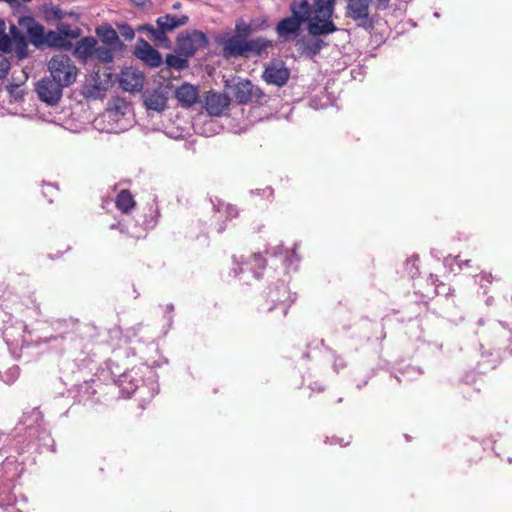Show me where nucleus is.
Here are the masks:
<instances>
[{
    "mask_svg": "<svg viewBox=\"0 0 512 512\" xmlns=\"http://www.w3.org/2000/svg\"><path fill=\"white\" fill-rule=\"evenodd\" d=\"M10 69V62L5 55L0 53V79H3L8 74Z\"/></svg>",
    "mask_w": 512,
    "mask_h": 512,
    "instance_id": "obj_37",
    "label": "nucleus"
},
{
    "mask_svg": "<svg viewBox=\"0 0 512 512\" xmlns=\"http://www.w3.org/2000/svg\"><path fill=\"white\" fill-rule=\"evenodd\" d=\"M173 310H174V306L172 304L167 306V320L168 321H171V319H172L171 313L173 312Z\"/></svg>",
    "mask_w": 512,
    "mask_h": 512,
    "instance_id": "obj_43",
    "label": "nucleus"
},
{
    "mask_svg": "<svg viewBox=\"0 0 512 512\" xmlns=\"http://www.w3.org/2000/svg\"><path fill=\"white\" fill-rule=\"evenodd\" d=\"M265 259L261 256V254H254L250 261L244 263L245 266L249 270H251L254 274L255 278H259L261 273L256 270V268L264 269L265 268Z\"/></svg>",
    "mask_w": 512,
    "mask_h": 512,
    "instance_id": "obj_29",
    "label": "nucleus"
},
{
    "mask_svg": "<svg viewBox=\"0 0 512 512\" xmlns=\"http://www.w3.org/2000/svg\"><path fill=\"white\" fill-rule=\"evenodd\" d=\"M262 192L267 197H272L273 196V189L271 187H267V188L263 189Z\"/></svg>",
    "mask_w": 512,
    "mask_h": 512,
    "instance_id": "obj_44",
    "label": "nucleus"
},
{
    "mask_svg": "<svg viewBox=\"0 0 512 512\" xmlns=\"http://www.w3.org/2000/svg\"><path fill=\"white\" fill-rule=\"evenodd\" d=\"M501 326L503 327V337L507 338L509 341L512 340V330L506 329V327L501 323Z\"/></svg>",
    "mask_w": 512,
    "mask_h": 512,
    "instance_id": "obj_41",
    "label": "nucleus"
},
{
    "mask_svg": "<svg viewBox=\"0 0 512 512\" xmlns=\"http://www.w3.org/2000/svg\"><path fill=\"white\" fill-rule=\"evenodd\" d=\"M251 94L252 102H256L261 105L268 102V96L259 87L253 85V91Z\"/></svg>",
    "mask_w": 512,
    "mask_h": 512,
    "instance_id": "obj_34",
    "label": "nucleus"
},
{
    "mask_svg": "<svg viewBox=\"0 0 512 512\" xmlns=\"http://www.w3.org/2000/svg\"><path fill=\"white\" fill-rule=\"evenodd\" d=\"M34 20L31 16H23L18 19V26L12 24L10 27L11 43L14 42L17 46L26 48V35L30 31Z\"/></svg>",
    "mask_w": 512,
    "mask_h": 512,
    "instance_id": "obj_14",
    "label": "nucleus"
},
{
    "mask_svg": "<svg viewBox=\"0 0 512 512\" xmlns=\"http://www.w3.org/2000/svg\"><path fill=\"white\" fill-rule=\"evenodd\" d=\"M23 2H31L32 0H22Z\"/></svg>",
    "mask_w": 512,
    "mask_h": 512,
    "instance_id": "obj_56",
    "label": "nucleus"
},
{
    "mask_svg": "<svg viewBox=\"0 0 512 512\" xmlns=\"http://www.w3.org/2000/svg\"><path fill=\"white\" fill-rule=\"evenodd\" d=\"M144 74L136 68L126 67L120 74V86L128 92H138L144 85Z\"/></svg>",
    "mask_w": 512,
    "mask_h": 512,
    "instance_id": "obj_11",
    "label": "nucleus"
},
{
    "mask_svg": "<svg viewBox=\"0 0 512 512\" xmlns=\"http://www.w3.org/2000/svg\"><path fill=\"white\" fill-rule=\"evenodd\" d=\"M289 76L290 71L282 62L269 63L262 74V78L267 84L275 85L277 87L284 86L287 83Z\"/></svg>",
    "mask_w": 512,
    "mask_h": 512,
    "instance_id": "obj_10",
    "label": "nucleus"
},
{
    "mask_svg": "<svg viewBox=\"0 0 512 512\" xmlns=\"http://www.w3.org/2000/svg\"><path fill=\"white\" fill-rule=\"evenodd\" d=\"M29 38L30 42L39 47L44 44V27L34 20L30 31L26 35Z\"/></svg>",
    "mask_w": 512,
    "mask_h": 512,
    "instance_id": "obj_25",
    "label": "nucleus"
},
{
    "mask_svg": "<svg viewBox=\"0 0 512 512\" xmlns=\"http://www.w3.org/2000/svg\"><path fill=\"white\" fill-rule=\"evenodd\" d=\"M260 28L253 22L246 23L244 20H239L235 24V35L247 40L250 34Z\"/></svg>",
    "mask_w": 512,
    "mask_h": 512,
    "instance_id": "obj_26",
    "label": "nucleus"
},
{
    "mask_svg": "<svg viewBox=\"0 0 512 512\" xmlns=\"http://www.w3.org/2000/svg\"><path fill=\"white\" fill-rule=\"evenodd\" d=\"M121 226V223H114L110 226L111 229H116V228H120Z\"/></svg>",
    "mask_w": 512,
    "mask_h": 512,
    "instance_id": "obj_46",
    "label": "nucleus"
},
{
    "mask_svg": "<svg viewBox=\"0 0 512 512\" xmlns=\"http://www.w3.org/2000/svg\"><path fill=\"white\" fill-rule=\"evenodd\" d=\"M208 44L206 35L198 30L187 33L185 36L178 38L179 52L187 57L194 55V53Z\"/></svg>",
    "mask_w": 512,
    "mask_h": 512,
    "instance_id": "obj_9",
    "label": "nucleus"
},
{
    "mask_svg": "<svg viewBox=\"0 0 512 512\" xmlns=\"http://www.w3.org/2000/svg\"><path fill=\"white\" fill-rule=\"evenodd\" d=\"M97 34L101 41L111 48H116L120 44L117 32L110 26L98 28Z\"/></svg>",
    "mask_w": 512,
    "mask_h": 512,
    "instance_id": "obj_23",
    "label": "nucleus"
},
{
    "mask_svg": "<svg viewBox=\"0 0 512 512\" xmlns=\"http://www.w3.org/2000/svg\"><path fill=\"white\" fill-rule=\"evenodd\" d=\"M144 104L147 109L160 112L166 107L167 97L161 89H154L144 95Z\"/></svg>",
    "mask_w": 512,
    "mask_h": 512,
    "instance_id": "obj_19",
    "label": "nucleus"
},
{
    "mask_svg": "<svg viewBox=\"0 0 512 512\" xmlns=\"http://www.w3.org/2000/svg\"><path fill=\"white\" fill-rule=\"evenodd\" d=\"M317 37L318 36H312L311 38L301 41V51L303 55L313 58L320 53L326 43Z\"/></svg>",
    "mask_w": 512,
    "mask_h": 512,
    "instance_id": "obj_21",
    "label": "nucleus"
},
{
    "mask_svg": "<svg viewBox=\"0 0 512 512\" xmlns=\"http://www.w3.org/2000/svg\"><path fill=\"white\" fill-rule=\"evenodd\" d=\"M213 123H214L213 120H210L207 124L213 125Z\"/></svg>",
    "mask_w": 512,
    "mask_h": 512,
    "instance_id": "obj_54",
    "label": "nucleus"
},
{
    "mask_svg": "<svg viewBox=\"0 0 512 512\" xmlns=\"http://www.w3.org/2000/svg\"><path fill=\"white\" fill-rule=\"evenodd\" d=\"M135 55L152 68L158 67L162 61L160 53L142 38L137 41Z\"/></svg>",
    "mask_w": 512,
    "mask_h": 512,
    "instance_id": "obj_13",
    "label": "nucleus"
},
{
    "mask_svg": "<svg viewBox=\"0 0 512 512\" xmlns=\"http://www.w3.org/2000/svg\"><path fill=\"white\" fill-rule=\"evenodd\" d=\"M97 40L93 37H84L79 40L75 47V54L84 61L93 58Z\"/></svg>",
    "mask_w": 512,
    "mask_h": 512,
    "instance_id": "obj_20",
    "label": "nucleus"
},
{
    "mask_svg": "<svg viewBox=\"0 0 512 512\" xmlns=\"http://www.w3.org/2000/svg\"><path fill=\"white\" fill-rule=\"evenodd\" d=\"M238 268H233L234 274L238 275L240 272L243 271L242 267H240V263L237 262Z\"/></svg>",
    "mask_w": 512,
    "mask_h": 512,
    "instance_id": "obj_45",
    "label": "nucleus"
},
{
    "mask_svg": "<svg viewBox=\"0 0 512 512\" xmlns=\"http://www.w3.org/2000/svg\"><path fill=\"white\" fill-rule=\"evenodd\" d=\"M469 263H470V260H466V261H464L463 263H459V267H462V265H466V266H468V265H469Z\"/></svg>",
    "mask_w": 512,
    "mask_h": 512,
    "instance_id": "obj_50",
    "label": "nucleus"
},
{
    "mask_svg": "<svg viewBox=\"0 0 512 512\" xmlns=\"http://www.w3.org/2000/svg\"><path fill=\"white\" fill-rule=\"evenodd\" d=\"M0 328L7 342H24V334L28 331L27 325L5 311H0Z\"/></svg>",
    "mask_w": 512,
    "mask_h": 512,
    "instance_id": "obj_5",
    "label": "nucleus"
},
{
    "mask_svg": "<svg viewBox=\"0 0 512 512\" xmlns=\"http://www.w3.org/2000/svg\"><path fill=\"white\" fill-rule=\"evenodd\" d=\"M64 86L55 79L43 78L36 85V92L41 101L55 105L62 97V89Z\"/></svg>",
    "mask_w": 512,
    "mask_h": 512,
    "instance_id": "obj_8",
    "label": "nucleus"
},
{
    "mask_svg": "<svg viewBox=\"0 0 512 512\" xmlns=\"http://www.w3.org/2000/svg\"><path fill=\"white\" fill-rule=\"evenodd\" d=\"M417 260H418V258L416 257L415 259H409L407 261V266L411 264V266L415 269L414 272L412 270H410L411 276H414L417 273V271H418V268L415 266V263H416Z\"/></svg>",
    "mask_w": 512,
    "mask_h": 512,
    "instance_id": "obj_40",
    "label": "nucleus"
},
{
    "mask_svg": "<svg viewBox=\"0 0 512 512\" xmlns=\"http://www.w3.org/2000/svg\"><path fill=\"white\" fill-rule=\"evenodd\" d=\"M175 98L180 106L189 108L199 99L198 88L190 83H183L175 90Z\"/></svg>",
    "mask_w": 512,
    "mask_h": 512,
    "instance_id": "obj_16",
    "label": "nucleus"
},
{
    "mask_svg": "<svg viewBox=\"0 0 512 512\" xmlns=\"http://www.w3.org/2000/svg\"><path fill=\"white\" fill-rule=\"evenodd\" d=\"M267 301L272 304L268 307L269 311L279 306L282 310V315L285 316L288 308L294 302V298H292L287 285L281 282L268 288Z\"/></svg>",
    "mask_w": 512,
    "mask_h": 512,
    "instance_id": "obj_7",
    "label": "nucleus"
},
{
    "mask_svg": "<svg viewBox=\"0 0 512 512\" xmlns=\"http://www.w3.org/2000/svg\"><path fill=\"white\" fill-rule=\"evenodd\" d=\"M47 68L51 77L64 87H69L76 81L78 69L74 61L66 54L53 56L49 60Z\"/></svg>",
    "mask_w": 512,
    "mask_h": 512,
    "instance_id": "obj_3",
    "label": "nucleus"
},
{
    "mask_svg": "<svg viewBox=\"0 0 512 512\" xmlns=\"http://www.w3.org/2000/svg\"><path fill=\"white\" fill-rule=\"evenodd\" d=\"M229 98L221 93L208 92L205 98V109L210 116H220L228 108Z\"/></svg>",
    "mask_w": 512,
    "mask_h": 512,
    "instance_id": "obj_15",
    "label": "nucleus"
},
{
    "mask_svg": "<svg viewBox=\"0 0 512 512\" xmlns=\"http://www.w3.org/2000/svg\"><path fill=\"white\" fill-rule=\"evenodd\" d=\"M370 2L371 0H349L347 6V16L365 30H370L374 27V21L369 15Z\"/></svg>",
    "mask_w": 512,
    "mask_h": 512,
    "instance_id": "obj_6",
    "label": "nucleus"
},
{
    "mask_svg": "<svg viewBox=\"0 0 512 512\" xmlns=\"http://www.w3.org/2000/svg\"><path fill=\"white\" fill-rule=\"evenodd\" d=\"M137 349L145 362L137 369L133 368L124 372L117 380L118 386L127 396H130L139 388L140 382L150 385L153 391L155 390L154 385L157 383V375L154 371V367L160 365L159 361L155 358L158 354L157 344L154 342H150L147 345L140 344Z\"/></svg>",
    "mask_w": 512,
    "mask_h": 512,
    "instance_id": "obj_2",
    "label": "nucleus"
},
{
    "mask_svg": "<svg viewBox=\"0 0 512 512\" xmlns=\"http://www.w3.org/2000/svg\"><path fill=\"white\" fill-rule=\"evenodd\" d=\"M5 22L0 19V50L10 52L12 50L11 38L5 33Z\"/></svg>",
    "mask_w": 512,
    "mask_h": 512,
    "instance_id": "obj_31",
    "label": "nucleus"
},
{
    "mask_svg": "<svg viewBox=\"0 0 512 512\" xmlns=\"http://www.w3.org/2000/svg\"><path fill=\"white\" fill-rule=\"evenodd\" d=\"M234 99L240 104L252 102L253 84L250 80H239L231 87Z\"/></svg>",
    "mask_w": 512,
    "mask_h": 512,
    "instance_id": "obj_18",
    "label": "nucleus"
},
{
    "mask_svg": "<svg viewBox=\"0 0 512 512\" xmlns=\"http://www.w3.org/2000/svg\"><path fill=\"white\" fill-rule=\"evenodd\" d=\"M251 193H253V194H254V193H255V194H259V193H260V190H255V191H254V190H251Z\"/></svg>",
    "mask_w": 512,
    "mask_h": 512,
    "instance_id": "obj_53",
    "label": "nucleus"
},
{
    "mask_svg": "<svg viewBox=\"0 0 512 512\" xmlns=\"http://www.w3.org/2000/svg\"><path fill=\"white\" fill-rule=\"evenodd\" d=\"M188 20L189 18L186 15L177 17L175 15L166 14L164 16L157 18V28H154L150 24H145L139 26L138 31L148 32L151 38L159 43L168 42L166 33L171 32L180 26L186 25L188 23Z\"/></svg>",
    "mask_w": 512,
    "mask_h": 512,
    "instance_id": "obj_4",
    "label": "nucleus"
},
{
    "mask_svg": "<svg viewBox=\"0 0 512 512\" xmlns=\"http://www.w3.org/2000/svg\"><path fill=\"white\" fill-rule=\"evenodd\" d=\"M335 0H315L311 5L308 0H293L290 3L291 16L279 21L276 33L280 39L296 38L303 23H308L307 30L311 36L328 35L337 30L331 18L334 13Z\"/></svg>",
    "mask_w": 512,
    "mask_h": 512,
    "instance_id": "obj_1",
    "label": "nucleus"
},
{
    "mask_svg": "<svg viewBox=\"0 0 512 512\" xmlns=\"http://www.w3.org/2000/svg\"><path fill=\"white\" fill-rule=\"evenodd\" d=\"M215 214H218V220L225 216L226 220L235 218L238 215L237 209L231 204H225L220 199L211 200Z\"/></svg>",
    "mask_w": 512,
    "mask_h": 512,
    "instance_id": "obj_22",
    "label": "nucleus"
},
{
    "mask_svg": "<svg viewBox=\"0 0 512 512\" xmlns=\"http://www.w3.org/2000/svg\"><path fill=\"white\" fill-rule=\"evenodd\" d=\"M64 38L59 32L56 31H48L46 34L44 33V44H47L50 47H61L63 46Z\"/></svg>",
    "mask_w": 512,
    "mask_h": 512,
    "instance_id": "obj_30",
    "label": "nucleus"
},
{
    "mask_svg": "<svg viewBox=\"0 0 512 512\" xmlns=\"http://www.w3.org/2000/svg\"><path fill=\"white\" fill-rule=\"evenodd\" d=\"M391 0H375L376 8L379 10L387 9Z\"/></svg>",
    "mask_w": 512,
    "mask_h": 512,
    "instance_id": "obj_39",
    "label": "nucleus"
},
{
    "mask_svg": "<svg viewBox=\"0 0 512 512\" xmlns=\"http://www.w3.org/2000/svg\"><path fill=\"white\" fill-rule=\"evenodd\" d=\"M336 442H337V443H339L341 446H345V445H347V444H348V442L343 443V440H342V439H341V440H340V439H336Z\"/></svg>",
    "mask_w": 512,
    "mask_h": 512,
    "instance_id": "obj_48",
    "label": "nucleus"
},
{
    "mask_svg": "<svg viewBox=\"0 0 512 512\" xmlns=\"http://www.w3.org/2000/svg\"><path fill=\"white\" fill-rule=\"evenodd\" d=\"M224 229H225V227L223 225H220L218 228V232L221 233L224 231Z\"/></svg>",
    "mask_w": 512,
    "mask_h": 512,
    "instance_id": "obj_51",
    "label": "nucleus"
},
{
    "mask_svg": "<svg viewBox=\"0 0 512 512\" xmlns=\"http://www.w3.org/2000/svg\"><path fill=\"white\" fill-rule=\"evenodd\" d=\"M21 423L27 426L30 433L37 432L38 437L42 435L43 438H50L46 430L42 427L43 415L38 408H32L30 411L24 412L21 419ZM49 440L52 442L51 451L54 452V442L52 439Z\"/></svg>",
    "mask_w": 512,
    "mask_h": 512,
    "instance_id": "obj_12",
    "label": "nucleus"
},
{
    "mask_svg": "<svg viewBox=\"0 0 512 512\" xmlns=\"http://www.w3.org/2000/svg\"><path fill=\"white\" fill-rule=\"evenodd\" d=\"M113 49L114 48H111L110 46H107V45L99 46L97 43L96 47H95L93 58H95L103 63H109L113 60V53H112Z\"/></svg>",
    "mask_w": 512,
    "mask_h": 512,
    "instance_id": "obj_28",
    "label": "nucleus"
},
{
    "mask_svg": "<svg viewBox=\"0 0 512 512\" xmlns=\"http://www.w3.org/2000/svg\"><path fill=\"white\" fill-rule=\"evenodd\" d=\"M118 30H119L120 35L127 41L132 40L135 36L134 29L126 23L118 25Z\"/></svg>",
    "mask_w": 512,
    "mask_h": 512,
    "instance_id": "obj_35",
    "label": "nucleus"
},
{
    "mask_svg": "<svg viewBox=\"0 0 512 512\" xmlns=\"http://www.w3.org/2000/svg\"><path fill=\"white\" fill-rule=\"evenodd\" d=\"M346 367V363L341 357H336L333 363V368L336 372H339L340 369Z\"/></svg>",
    "mask_w": 512,
    "mask_h": 512,
    "instance_id": "obj_38",
    "label": "nucleus"
},
{
    "mask_svg": "<svg viewBox=\"0 0 512 512\" xmlns=\"http://www.w3.org/2000/svg\"><path fill=\"white\" fill-rule=\"evenodd\" d=\"M270 46V42L264 38L246 40V54L249 52L260 55Z\"/></svg>",
    "mask_w": 512,
    "mask_h": 512,
    "instance_id": "obj_27",
    "label": "nucleus"
},
{
    "mask_svg": "<svg viewBox=\"0 0 512 512\" xmlns=\"http://www.w3.org/2000/svg\"><path fill=\"white\" fill-rule=\"evenodd\" d=\"M480 277H481L480 282L482 280H486L488 283H492V281H493V276L491 273H483V274H481Z\"/></svg>",
    "mask_w": 512,
    "mask_h": 512,
    "instance_id": "obj_42",
    "label": "nucleus"
},
{
    "mask_svg": "<svg viewBox=\"0 0 512 512\" xmlns=\"http://www.w3.org/2000/svg\"><path fill=\"white\" fill-rule=\"evenodd\" d=\"M60 34L65 37L75 39L80 35V29L78 27H72L68 24H61L59 26Z\"/></svg>",
    "mask_w": 512,
    "mask_h": 512,
    "instance_id": "obj_32",
    "label": "nucleus"
},
{
    "mask_svg": "<svg viewBox=\"0 0 512 512\" xmlns=\"http://www.w3.org/2000/svg\"><path fill=\"white\" fill-rule=\"evenodd\" d=\"M316 388H317V390H318V391H322V388H321V387H318V385L315 383V386H314V387H312V389H316Z\"/></svg>",
    "mask_w": 512,
    "mask_h": 512,
    "instance_id": "obj_52",
    "label": "nucleus"
},
{
    "mask_svg": "<svg viewBox=\"0 0 512 512\" xmlns=\"http://www.w3.org/2000/svg\"><path fill=\"white\" fill-rule=\"evenodd\" d=\"M135 2L136 5L138 6H142L144 5V1L143 0H139V1H136V0H133Z\"/></svg>",
    "mask_w": 512,
    "mask_h": 512,
    "instance_id": "obj_47",
    "label": "nucleus"
},
{
    "mask_svg": "<svg viewBox=\"0 0 512 512\" xmlns=\"http://www.w3.org/2000/svg\"><path fill=\"white\" fill-rule=\"evenodd\" d=\"M342 400H343L342 398H339L337 402H338V403H341V402H342Z\"/></svg>",
    "mask_w": 512,
    "mask_h": 512,
    "instance_id": "obj_55",
    "label": "nucleus"
},
{
    "mask_svg": "<svg viewBox=\"0 0 512 512\" xmlns=\"http://www.w3.org/2000/svg\"><path fill=\"white\" fill-rule=\"evenodd\" d=\"M20 375V369L17 365H13L5 372L4 378L7 383H13Z\"/></svg>",
    "mask_w": 512,
    "mask_h": 512,
    "instance_id": "obj_36",
    "label": "nucleus"
},
{
    "mask_svg": "<svg viewBox=\"0 0 512 512\" xmlns=\"http://www.w3.org/2000/svg\"><path fill=\"white\" fill-rule=\"evenodd\" d=\"M225 57H239L246 55V40L236 36L228 37L221 42Z\"/></svg>",
    "mask_w": 512,
    "mask_h": 512,
    "instance_id": "obj_17",
    "label": "nucleus"
},
{
    "mask_svg": "<svg viewBox=\"0 0 512 512\" xmlns=\"http://www.w3.org/2000/svg\"><path fill=\"white\" fill-rule=\"evenodd\" d=\"M173 9H179L181 7V4L179 2H176L175 4H173Z\"/></svg>",
    "mask_w": 512,
    "mask_h": 512,
    "instance_id": "obj_49",
    "label": "nucleus"
},
{
    "mask_svg": "<svg viewBox=\"0 0 512 512\" xmlns=\"http://www.w3.org/2000/svg\"><path fill=\"white\" fill-rule=\"evenodd\" d=\"M115 204L121 212L128 213L135 206V201L128 190H122L117 195Z\"/></svg>",
    "mask_w": 512,
    "mask_h": 512,
    "instance_id": "obj_24",
    "label": "nucleus"
},
{
    "mask_svg": "<svg viewBox=\"0 0 512 512\" xmlns=\"http://www.w3.org/2000/svg\"><path fill=\"white\" fill-rule=\"evenodd\" d=\"M166 63L176 69H183L186 66V60L172 54L167 55Z\"/></svg>",
    "mask_w": 512,
    "mask_h": 512,
    "instance_id": "obj_33",
    "label": "nucleus"
},
{
    "mask_svg": "<svg viewBox=\"0 0 512 512\" xmlns=\"http://www.w3.org/2000/svg\"><path fill=\"white\" fill-rule=\"evenodd\" d=\"M508 349H509L510 354H512V347H511V348H508Z\"/></svg>",
    "mask_w": 512,
    "mask_h": 512,
    "instance_id": "obj_57",
    "label": "nucleus"
}]
</instances>
